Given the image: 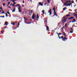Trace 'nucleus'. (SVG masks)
Returning <instances> with one entry per match:
<instances>
[{
  "instance_id": "obj_1",
  "label": "nucleus",
  "mask_w": 77,
  "mask_h": 77,
  "mask_svg": "<svg viewBox=\"0 0 77 77\" xmlns=\"http://www.w3.org/2000/svg\"><path fill=\"white\" fill-rule=\"evenodd\" d=\"M58 36L59 39H60L61 38L62 40L63 41H65V39L66 40H67V39H68V38H66L65 37H64V38H63V36H62L61 37H60L59 35H58Z\"/></svg>"
},
{
  "instance_id": "obj_2",
  "label": "nucleus",
  "mask_w": 77,
  "mask_h": 77,
  "mask_svg": "<svg viewBox=\"0 0 77 77\" xmlns=\"http://www.w3.org/2000/svg\"><path fill=\"white\" fill-rule=\"evenodd\" d=\"M71 5H72V3H70L69 4H67L64 6H70Z\"/></svg>"
},
{
  "instance_id": "obj_3",
  "label": "nucleus",
  "mask_w": 77,
  "mask_h": 77,
  "mask_svg": "<svg viewBox=\"0 0 77 77\" xmlns=\"http://www.w3.org/2000/svg\"><path fill=\"white\" fill-rule=\"evenodd\" d=\"M17 6H19V8H18V10H20V9H21V6H20V5L19 4H17L16 6H15V7H17Z\"/></svg>"
},
{
  "instance_id": "obj_4",
  "label": "nucleus",
  "mask_w": 77,
  "mask_h": 77,
  "mask_svg": "<svg viewBox=\"0 0 77 77\" xmlns=\"http://www.w3.org/2000/svg\"><path fill=\"white\" fill-rule=\"evenodd\" d=\"M35 14L33 13L32 16V17L31 18L32 19H33V20H34V19H35Z\"/></svg>"
},
{
  "instance_id": "obj_5",
  "label": "nucleus",
  "mask_w": 77,
  "mask_h": 77,
  "mask_svg": "<svg viewBox=\"0 0 77 77\" xmlns=\"http://www.w3.org/2000/svg\"><path fill=\"white\" fill-rule=\"evenodd\" d=\"M48 12L50 13V15H51V14H52V12H51V9H50L49 11H48Z\"/></svg>"
},
{
  "instance_id": "obj_6",
  "label": "nucleus",
  "mask_w": 77,
  "mask_h": 77,
  "mask_svg": "<svg viewBox=\"0 0 77 77\" xmlns=\"http://www.w3.org/2000/svg\"><path fill=\"white\" fill-rule=\"evenodd\" d=\"M69 3L68 1H66L65 2V3H64V4H63V6H65V5H67V3Z\"/></svg>"
},
{
  "instance_id": "obj_7",
  "label": "nucleus",
  "mask_w": 77,
  "mask_h": 77,
  "mask_svg": "<svg viewBox=\"0 0 77 77\" xmlns=\"http://www.w3.org/2000/svg\"><path fill=\"white\" fill-rule=\"evenodd\" d=\"M35 18H37V20H38L39 19V15H38V14H37V16H35Z\"/></svg>"
},
{
  "instance_id": "obj_8",
  "label": "nucleus",
  "mask_w": 77,
  "mask_h": 77,
  "mask_svg": "<svg viewBox=\"0 0 77 77\" xmlns=\"http://www.w3.org/2000/svg\"><path fill=\"white\" fill-rule=\"evenodd\" d=\"M38 4H39V5H40V6H43V4L41 3V2H39L38 3Z\"/></svg>"
},
{
  "instance_id": "obj_9",
  "label": "nucleus",
  "mask_w": 77,
  "mask_h": 77,
  "mask_svg": "<svg viewBox=\"0 0 77 77\" xmlns=\"http://www.w3.org/2000/svg\"><path fill=\"white\" fill-rule=\"evenodd\" d=\"M54 16H53V17H54V15H56V16H57V14H56V11H54Z\"/></svg>"
},
{
  "instance_id": "obj_10",
  "label": "nucleus",
  "mask_w": 77,
  "mask_h": 77,
  "mask_svg": "<svg viewBox=\"0 0 77 77\" xmlns=\"http://www.w3.org/2000/svg\"><path fill=\"white\" fill-rule=\"evenodd\" d=\"M46 30H49V27L47 26H46Z\"/></svg>"
},
{
  "instance_id": "obj_11",
  "label": "nucleus",
  "mask_w": 77,
  "mask_h": 77,
  "mask_svg": "<svg viewBox=\"0 0 77 77\" xmlns=\"http://www.w3.org/2000/svg\"><path fill=\"white\" fill-rule=\"evenodd\" d=\"M76 20L74 19H73V21H72V23H74V22H75Z\"/></svg>"
},
{
  "instance_id": "obj_12",
  "label": "nucleus",
  "mask_w": 77,
  "mask_h": 77,
  "mask_svg": "<svg viewBox=\"0 0 77 77\" xmlns=\"http://www.w3.org/2000/svg\"><path fill=\"white\" fill-rule=\"evenodd\" d=\"M5 25H4V26L5 25V26H8V22H5Z\"/></svg>"
},
{
  "instance_id": "obj_13",
  "label": "nucleus",
  "mask_w": 77,
  "mask_h": 77,
  "mask_svg": "<svg viewBox=\"0 0 77 77\" xmlns=\"http://www.w3.org/2000/svg\"><path fill=\"white\" fill-rule=\"evenodd\" d=\"M44 21H45V25H46V24H47V20H45Z\"/></svg>"
},
{
  "instance_id": "obj_14",
  "label": "nucleus",
  "mask_w": 77,
  "mask_h": 77,
  "mask_svg": "<svg viewBox=\"0 0 77 77\" xmlns=\"http://www.w3.org/2000/svg\"><path fill=\"white\" fill-rule=\"evenodd\" d=\"M66 9H67V8L64 7L63 8V11H65V10H66Z\"/></svg>"
},
{
  "instance_id": "obj_15",
  "label": "nucleus",
  "mask_w": 77,
  "mask_h": 77,
  "mask_svg": "<svg viewBox=\"0 0 77 77\" xmlns=\"http://www.w3.org/2000/svg\"><path fill=\"white\" fill-rule=\"evenodd\" d=\"M74 18V17H70V18H68V20H71V19H72V18Z\"/></svg>"
},
{
  "instance_id": "obj_16",
  "label": "nucleus",
  "mask_w": 77,
  "mask_h": 77,
  "mask_svg": "<svg viewBox=\"0 0 77 77\" xmlns=\"http://www.w3.org/2000/svg\"><path fill=\"white\" fill-rule=\"evenodd\" d=\"M15 11V8H14L13 10L12 11L13 12H14Z\"/></svg>"
},
{
  "instance_id": "obj_17",
  "label": "nucleus",
  "mask_w": 77,
  "mask_h": 77,
  "mask_svg": "<svg viewBox=\"0 0 77 77\" xmlns=\"http://www.w3.org/2000/svg\"><path fill=\"white\" fill-rule=\"evenodd\" d=\"M42 12L43 14H45V13H44L45 11L44 10H43L42 11Z\"/></svg>"
},
{
  "instance_id": "obj_18",
  "label": "nucleus",
  "mask_w": 77,
  "mask_h": 77,
  "mask_svg": "<svg viewBox=\"0 0 77 77\" xmlns=\"http://www.w3.org/2000/svg\"><path fill=\"white\" fill-rule=\"evenodd\" d=\"M70 15L69 14H67L66 16V17H69Z\"/></svg>"
},
{
  "instance_id": "obj_19",
  "label": "nucleus",
  "mask_w": 77,
  "mask_h": 77,
  "mask_svg": "<svg viewBox=\"0 0 77 77\" xmlns=\"http://www.w3.org/2000/svg\"><path fill=\"white\" fill-rule=\"evenodd\" d=\"M24 22H25V23L26 24H30V23H31V22H30V23H27V22H26L25 21Z\"/></svg>"
},
{
  "instance_id": "obj_20",
  "label": "nucleus",
  "mask_w": 77,
  "mask_h": 77,
  "mask_svg": "<svg viewBox=\"0 0 77 77\" xmlns=\"http://www.w3.org/2000/svg\"><path fill=\"white\" fill-rule=\"evenodd\" d=\"M32 13H33V12H32V10H31V12H30L31 14H29V15L31 16V14Z\"/></svg>"
},
{
  "instance_id": "obj_21",
  "label": "nucleus",
  "mask_w": 77,
  "mask_h": 77,
  "mask_svg": "<svg viewBox=\"0 0 77 77\" xmlns=\"http://www.w3.org/2000/svg\"><path fill=\"white\" fill-rule=\"evenodd\" d=\"M67 19V18H66L65 19H64L63 20V21H64V22L65 21H66V20Z\"/></svg>"
},
{
  "instance_id": "obj_22",
  "label": "nucleus",
  "mask_w": 77,
  "mask_h": 77,
  "mask_svg": "<svg viewBox=\"0 0 77 77\" xmlns=\"http://www.w3.org/2000/svg\"><path fill=\"white\" fill-rule=\"evenodd\" d=\"M63 35H64V36H66V34H65V33L64 32H63Z\"/></svg>"
},
{
  "instance_id": "obj_23",
  "label": "nucleus",
  "mask_w": 77,
  "mask_h": 77,
  "mask_svg": "<svg viewBox=\"0 0 77 77\" xmlns=\"http://www.w3.org/2000/svg\"><path fill=\"white\" fill-rule=\"evenodd\" d=\"M73 16L74 17H76V16H77V14H74V15H73Z\"/></svg>"
},
{
  "instance_id": "obj_24",
  "label": "nucleus",
  "mask_w": 77,
  "mask_h": 77,
  "mask_svg": "<svg viewBox=\"0 0 77 77\" xmlns=\"http://www.w3.org/2000/svg\"><path fill=\"white\" fill-rule=\"evenodd\" d=\"M53 10L54 11V12H55V11H55V8H53Z\"/></svg>"
},
{
  "instance_id": "obj_25",
  "label": "nucleus",
  "mask_w": 77,
  "mask_h": 77,
  "mask_svg": "<svg viewBox=\"0 0 77 77\" xmlns=\"http://www.w3.org/2000/svg\"><path fill=\"white\" fill-rule=\"evenodd\" d=\"M70 32L71 33H73V31H70Z\"/></svg>"
},
{
  "instance_id": "obj_26",
  "label": "nucleus",
  "mask_w": 77,
  "mask_h": 77,
  "mask_svg": "<svg viewBox=\"0 0 77 77\" xmlns=\"http://www.w3.org/2000/svg\"><path fill=\"white\" fill-rule=\"evenodd\" d=\"M7 14H8V15H10V13H9V12H7Z\"/></svg>"
},
{
  "instance_id": "obj_27",
  "label": "nucleus",
  "mask_w": 77,
  "mask_h": 77,
  "mask_svg": "<svg viewBox=\"0 0 77 77\" xmlns=\"http://www.w3.org/2000/svg\"><path fill=\"white\" fill-rule=\"evenodd\" d=\"M5 15H6V17H8V14H7V13H5Z\"/></svg>"
},
{
  "instance_id": "obj_28",
  "label": "nucleus",
  "mask_w": 77,
  "mask_h": 77,
  "mask_svg": "<svg viewBox=\"0 0 77 77\" xmlns=\"http://www.w3.org/2000/svg\"><path fill=\"white\" fill-rule=\"evenodd\" d=\"M6 5V4H5V3H3V6H5Z\"/></svg>"
},
{
  "instance_id": "obj_29",
  "label": "nucleus",
  "mask_w": 77,
  "mask_h": 77,
  "mask_svg": "<svg viewBox=\"0 0 77 77\" xmlns=\"http://www.w3.org/2000/svg\"><path fill=\"white\" fill-rule=\"evenodd\" d=\"M47 2L48 3H50V0H47Z\"/></svg>"
},
{
  "instance_id": "obj_30",
  "label": "nucleus",
  "mask_w": 77,
  "mask_h": 77,
  "mask_svg": "<svg viewBox=\"0 0 77 77\" xmlns=\"http://www.w3.org/2000/svg\"><path fill=\"white\" fill-rule=\"evenodd\" d=\"M69 14H72V13H71V12H69Z\"/></svg>"
},
{
  "instance_id": "obj_31",
  "label": "nucleus",
  "mask_w": 77,
  "mask_h": 77,
  "mask_svg": "<svg viewBox=\"0 0 77 77\" xmlns=\"http://www.w3.org/2000/svg\"><path fill=\"white\" fill-rule=\"evenodd\" d=\"M1 33H2V34H3V31H1Z\"/></svg>"
},
{
  "instance_id": "obj_32",
  "label": "nucleus",
  "mask_w": 77,
  "mask_h": 77,
  "mask_svg": "<svg viewBox=\"0 0 77 77\" xmlns=\"http://www.w3.org/2000/svg\"><path fill=\"white\" fill-rule=\"evenodd\" d=\"M21 10H20L19 11V12H21Z\"/></svg>"
},
{
  "instance_id": "obj_33",
  "label": "nucleus",
  "mask_w": 77,
  "mask_h": 77,
  "mask_svg": "<svg viewBox=\"0 0 77 77\" xmlns=\"http://www.w3.org/2000/svg\"><path fill=\"white\" fill-rule=\"evenodd\" d=\"M13 26H14L15 24V23H14V22H13Z\"/></svg>"
},
{
  "instance_id": "obj_34",
  "label": "nucleus",
  "mask_w": 77,
  "mask_h": 77,
  "mask_svg": "<svg viewBox=\"0 0 77 77\" xmlns=\"http://www.w3.org/2000/svg\"><path fill=\"white\" fill-rule=\"evenodd\" d=\"M24 20H27V19H26V18H25V17H24Z\"/></svg>"
},
{
  "instance_id": "obj_35",
  "label": "nucleus",
  "mask_w": 77,
  "mask_h": 77,
  "mask_svg": "<svg viewBox=\"0 0 77 77\" xmlns=\"http://www.w3.org/2000/svg\"><path fill=\"white\" fill-rule=\"evenodd\" d=\"M0 9H3L2 8V7H1L0 8Z\"/></svg>"
},
{
  "instance_id": "obj_36",
  "label": "nucleus",
  "mask_w": 77,
  "mask_h": 77,
  "mask_svg": "<svg viewBox=\"0 0 77 77\" xmlns=\"http://www.w3.org/2000/svg\"><path fill=\"white\" fill-rule=\"evenodd\" d=\"M65 26H66V27H67V24H65Z\"/></svg>"
},
{
  "instance_id": "obj_37",
  "label": "nucleus",
  "mask_w": 77,
  "mask_h": 77,
  "mask_svg": "<svg viewBox=\"0 0 77 77\" xmlns=\"http://www.w3.org/2000/svg\"><path fill=\"white\" fill-rule=\"evenodd\" d=\"M69 3H70V2H71V0H69V1H68Z\"/></svg>"
},
{
  "instance_id": "obj_38",
  "label": "nucleus",
  "mask_w": 77,
  "mask_h": 77,
  "mask_svg": "<svg viewBox=\"0 0 77 77\" xmlns=\"http://www.w3.org/2000/svg\"><path fill=\"white\" fill-rule=\"evenodd\" d=\"M47 5V3H45V5Z\"/></svg>"
},
{
  "instance_id": "obj_39",
  "label": "nucleus",
  "mask_w": 77,
  "mask_h": 77,
  "mask_svg": "<svg viewBox=\"0 0 77 77\" xmlns=\"http://www.w3.org/2000/svg\"><path fill=\"white\" fill-rule=\"evenodd\" d=\"M4 13H5V11H3V12H2V14H4Z\"/></svg>"
},
{
  "instance_id": "obj_40",
  "label": "nucleus",
  "mask_w": 77,
  "mask_h": 77,
  "mask_svg": "<svg viewBox=\"0 0 77 77\" xmlns=\"http://www.w3.org/2000/svg\"><path fill=\"white\" fill-rule=\"evenodd\" d=\"M6 28H7V26H5V27H4L5 29H6Z\"/></svg>"
},
{
  "instance_id": "obj_41",
  "label": "nucleus",
  "mask_w": 77,
  "mask_h": 77,
  "mask_svg": "<svg viewBox=\"0 0 77 77\" xmlns=\"http://www.w3.org/2000/svg\"><path fill=\"white\" fill-rule=\"evenodd\" d=\"M65 17H66L65 16H63V18H65Z\"/></svg>"
},
{
  "instance_id": "obj_42",
  "label": "nucleus",
  "mask_w": 77,
  "mask_h": 77,
  "mask_svg": "<svg viewBox=\"0 0 77 77\" xmlns=\"http://www.w3.org/2000/svg\"><path fill=\"white\" fill-rule=\"evenodd\" d=\"M58 35H61V33H58Z\"/></svg>"
},
{
  "instance_id": "obj_43",
  "label": "nucleus",
  "mask_w": 77,
  "mask_h": 77,
  "mask_svg": "<svg viewBox=\"0 0 77 77\" xmlns=\"http://www.w3.org/2000/svg\"><path fill=\"white\" fill-rule=\"evenodd\" d=\"M18 26H20V22H19L18 23Z\"/></svg>"
},
{
  "instance_id": "obj_44",
  "label": "nucleus",
  "mask_w": 77,
  "mask_h": 77,
  "mask_svg": "<svg viewBox=\"0 0 77 77\" xmlns=\"http://www.w3.org/2000/svg\"><path fill=\"white\" fill-rule=\"evenodd\" d=\"M62 22H63V23H65V22H66V21L65 22V20L63 21V20H62Z\"/></svg>"
},
{
  "instance_id": "obj_45",
  "label": "nucleus",
  "mask_w": 77,
  "mask_h": 77,
  "mask_svg": "<svg viewBox=\"0 0 77 77\" xmlns=\"http://www.w3.org/2000/svg\"><path fill=\"white\" fill-rule=\"evenodd\" d=\"M8 5H10V2H8Z\"/></svg>"
},
{
  "instance_id": "obj_46",
  "label": "nucleus",
  "mask_w": 77,
  "mask_h": 77,
  "mask_svg": "<svg viewBox=\"0 0 77 77\" xmlns=\"http://www.w3.org/2000/svg\"><path fill=\"white\" fill-rule=\"evenodd\" d=\"M74 3V2L73 1V2H71V3H72H72Z\"/></svg>"
},
{
  "instance_id": "obj_47",
  "label": "nucleus",
  "mask_w": 77,
  "mask_h": 77,
  "mask_svg": "<svg viewBox=\"0 0 77 77\" xmlns=\"http://www.w3.org/2000/svg\"><path fill=\"white\" fill-rule=\"evenodd\" d=\"M23 3H24V0H23Z\"/></svg>"
},
{
  "instance_id": "obj_48",
  "label": "nucleus",
  "mask_w": 77,
  "mask_h": 77,
  "mask_svg": "<svg viewBox=\"0 0 77 77\" xmlns=\"http://www.w3.org/2000/svg\"><path fill=\"white\" fill-rule=\"evenodd\" d=\"M12 5L13 6H15V5H14V4H12Z\"/></svg>"
},
{
  "instance_id": "obj_49",
  "label": "nucleus",
  "mask_w": 77,
  "mask_h": 77,
  "mask_svg": "<svg viewBox=\"0 0 77 77\" xmlns=\"http://www.w3.org/2000/svg\"><path fill=\"white\" fill-rule=\"evenodd\" d=\"M12 2H13V3H14V2H15V1H14V0H13V1H12Z\"/></svg>"
},
{
  "instance_id": "obj_50",
  "label": "nucleus",
  "mask_w": 77,
  "mask_h": 77,
  "mask_svg": "<svg viewBox=\"0 0 77 77\" xmlns=\"http://www.w3.org/2000/svg\"><path fill=\"white\" fill-rule=\"evenodd\" d=\"M64 26H63V27H62V29H64Z\"/></svg>"
},
{
  "instance_id": "obj_51",
  "label": "nucleus",
  "mask_w": 77,
  "mask_h": 77,
  "mask_svg": "<svg viewBox=\"0 0 77 77\" xmlns=\"http://www.w3.org/2000/svg\"><path fill=\"white\" fill-rule=\"evenodd\" d=\"M71 30H72V31L73 30L72 29V28H71Z\"/></svg>"
},
{
  "instance_id": "obj_52",
  "label": "nucleus",
  "mask_w": 77,
  "mask_h": 77,
  "mask_svg": "<svg viewBox=\"0 0 77 77\" xmlns=\"http://www.w3.org/2000/svg\"><path fill=\"white\" fill-rule=\"evenodd\" d=\"M13 4H14V5L15 4H16V2H14V3H13Z\"/></svg>"
},
{
  "instance_id": "obj_53",
  "label": "nucleus",
  "mask_w": 77,
  "mask_h": 77,
  "mask_svg": "<svg viewBox=\"0 0 77 77\" xmlns=\"http://www.w3.org/2000/svg\"><path fill=\"white\" fill-rule=\"evenodd\" d=\"M18 27H19V26H17V28H16L15 29H17V28H18Z\"/></svg>"
},
{
  "instance_id": "obj_54",
  "label": "nucleus",
  "mask_w": 77,
  "mask_h": 77,
  "mask_svg": "<svg viewBox=\"0 0 77 77\" xmlns=\"http://www.w3.org/2000/svg\"><path fill=\"white\" fill-rule=\"evenodd\" d=\"M5 17V16H2V18H4Z\"/></svg>"
},
{
  "instance_id": "obj_55",
  "label": "nucleus",
  "mask_w": 77,
  "mask_h": 77,
  "mask_svg": "<svg viewBox=\"0 0 77 77\" xmlns=\"http://www.w3.org/2000/svg\"><path fill=\"white\" fill-rule=\"evenodd\" d=\"M75 14V13H72L73 14Z\"/></svg>"
},
{
  "instance_id": "obj_56",
  "label": "nucleus",
  "mask_w": 77,
  "mask_h": 77,
  "mask_svg": "<svg viewBox=\"0 0 77 77\" xmlns=\"http://www.w3.org/2000/svg\"><path fill=\"white\" fill-rule=\"evenodd\" d=\"M24 5H23L22 7H24Z\"/></svg>"
},
{
  "instance_id": "obj_57",
  "label": "nucleus",
  "mask_w": 77,
  "mask_h": 77,
  "mask_svg": "<svg viewBox=\"0 0 77 77\" xmlns=\"http://www.w3.org/2000/svg\"><path fill=\"white\" fill-rule=\"evenodd\" d=\"M8 8H11V7H10V6H8Z\"/></svg>"
},
{
  "instance_id": "obj_58",
  "label": "nucleus",
  "mask_w": 77,
  "mask_h": 77,
  "mask_svg": "<svg viewBox=\"0 0 77 77\" xmlns=\"http://www.w3.org/2000/svg\"><path fill=\"white\" fill-rule=\"evenodd\" d=\"M75 13H76V14H77V11H75Z\"/></svg>"
},
{
  "instance_id": "obj_59",
  "label": "nucleus",
  "mask_w": 77,
  "mask_h": 77,
  "mask_svg": "<svg viewBox=\"0 0 77 77\" xmlns=\"http://www.w3.org/2000/svg\"><path fill=\"white\" fill-rule=\"evenodd\" d=\"M57 35H59V33H57Z\"/></svg>"
},
{
  "instance_id": "obj_60",
  "label": "nucleus",
  "mask_w": 77,
  "mask_h": 77,
  "mask_svg": "<svg viewBox=\"0 0 77 77\" xmlns=\"http://www.w3.org/2000/svg\"><path fill=\"white\" fill-rule=\"evenodd\" d=\"M76 6V5H74V7H75Z\"/></svg>"
},
{
  "instance_id": "obj_61",
  "label": "nucleus",
  "mask_w": 77,
  "mask_h": 77,
  "mask_svg": "<svg viewBox=\"0 0 77 77\" xmlns=\"http://www.w3.org/2000/svg\"><path fill=\"white\" fill-rule=\"evenodd\" d=\"M74 11H75H75H76V10H74Z\"/></svg>"
},
{
  "instance_id": "obj_62",
  "label": "nucleus",
  "mask_w": 77,
  "mask_h": 77,
  "mask_svg": "<svg viewBox=\"0 0 77 77\" xmlns=\"http://www.w3.org/2000/svg\"><path fill=\"white\" fill-rule=\"evenodd\" d=\"M8 6H9V5H7V6L8 7Z\"/></svg>"
},
{
  "instance_id": "obj_63",
  "label": "nucleus",
  "mask_w": 77,
  "mask_h": 77,
  "mask_svg": "<svg viewBox=\"0 0 77 77\" xmlns=\"http://www.w3.org/2000/svg\"><path fill=\"white\" fill-rule=\"evenodd\" d=\"M76 17H75L76 18H77V16H76Z\"/></svg>"
},
{
  "instance_id": "obj_64",
  "label": "nucleus",
  "mask_w": 77,
  "mask_h": 77,
  "mask_svg": "<svg viewBox=\"0 0 77 77\" xmlns=\"http://www.w3.org/2000/svg\"><path fill=\"white\" fill-rule=\"evenodd\" d=\"M12 4H10V6H11V5H12Z\"/></svg>"
}]
</instances>
